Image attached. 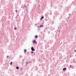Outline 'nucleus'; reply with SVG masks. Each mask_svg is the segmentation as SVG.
I'll return each instance as SVG.
<instances>
[{
	"label": "nucleus",
	"mask_w": 76,
	"mask_h": 76,
	"mask_svg": "<svg viewBox=\"0 0 76 76\" xmlns=\"http://www.w3.org/2000/svg\"><path fill=\"white\" fill-rule=\"evenodd\" d=\"M60 14V13L56 11L54 13V15H55L54 16H53L54 18H55V16L56 17H57V15H58Z\"/></svg>",
	"instance_id": "1"
},
{
	"label": "nucleus",
	"mask_w": 76,
	"mask_h": 76,
	"mask_svg": "<svg viewBox=\"0 0 76 76\" xmlns=\"http://www.w3.org/2000/svg\"><path fill=\"white\" fill-rule=\"evenodd\" d=\"M48 15H50L51 12H49V13H47L46 14H45V17H47V16H48Z\"/></svg>",
	"instance_id": "2"
},
{
	"label": "nucleus",
	"mask_w": 76,
	"mask_h": 76,
	"mask_svg": "<svg viewBox=\"0 0 76 76\" xmlns=\"http://www.w3.org/2000/svg\"><path fill=\"white\" fill-rule=\"evenodd\" d=\"M33 44H37V42L35 40H34L33 42Z\"/></svg>",
	"instance_id": "3"
},
{
	"label": "nucleus",
	"mask_w": 76,
	"mask_h": 76,
	"mask_svg": "<svg viewBox=\"0 0 76 76\" xmlns=\"http://www.w3.org/2000/svg\"><path fill=\"white\" fill-rule=\"evenodd\" d=\"M31 51H35V49H34L33 47H31Z\"/></svg>",
	"instance_id": "4"
},
{
	"label": "nucleus",
	"mask_w": 76,
	"mask_h": 76,
	"mask_svg": "<svg viewBox=\"0 0 76 76\" xmlns=\"http://www.w3.org/2000/svg\"><path fill=\"white\" fill-rule=\"evenodd\" d=\"M49 19V17H47L45 18V20L46 21H47Z\"/></svg>",
	"instance_id": "5"
},
{
	"label": "nucleus",
	"mask_w": 76,
	"mask_h": 76,
	"mask_svg": "<svg viewBox=\"0 0 76 76\" xmlns=\"http://www.w3.org/2000/svg\"><path fill=\"white\" fill-rule=\"evenodd\" d=\"M27 8V7L26 6V5H24V7H23L24 10H25Z\"/></svg>",
	"instance_id": "6"
},
{
	"label": "nucleus",
	"mask_w": 76,
	"mask_h": 76,
	"mask_svg": "<svg viewBox=\"0 0 76 76\" xmlns=\"http://www.w3.org/2000/svg\"><path fill=\"white\" fill-rule=\"evenodd\" d=\"M65 10H66L67 12H69V8H67L65 9Z\"/></svg>",
	"instance_id": "7"
},
{
	"label": "nucleus",
	"mask_w": 76,
	"mask_h": 76,
	"mask_svg": "<svg viewBox=\"0 0 76 76\" xmlns=\"http://www.w3.org/2000/svg\"><path fill=\"white\" fill-rule=\"evenodd\" d=\"M62 70H63V71H65V70H66V68H64Z\"/></svg>",
	"instance_id": "8"
},
{
	"label": "nucleus",
	"mask_w": 76,
	"mask_h": 76,
	"mask_svg": "<svg viewBox=\"0 0 76 76\" xmlns=\"http://www.w3.org/2000/svg\"><path fill=\"white\" fill-rule=\"evenodd\" d=\"M38 37V36L37 35L35 36V38H37Z\"/></svg>",
	"instance_id": "9"
},
{
	"label": "nucleus",
	"mask_w": 76,
	"mask_h": 76,
	"mask_svg": "<svg viewBox=\"0 0 76 76\" xmlns=\"http://www.w3.org/2000/svg\"><path fill=\"white\" fill-rule=\"evenodd\" d=\"M54 21H50V23H52V24H54Z\"/></svg>",
	"instance_id": "10"
},
{
	"label": "nucleus",
	"mask_w": 76,
	"mask_h": 76,
	"mask_svg": "<svg viewBox=\"0 0 76 76\" xmlns=\"http://www.w3.org/2000/svg\"><path fill=\"white\" fill-rule=\"evenodd\" d=\"M26 49H25L24 50V53L25 54V53L26 52Z\"/></svg>",
	"instance_id": "11"
},
{
	"label": "nucleus",
	"mask_w": 76,
	"mask_h": 76,
	"mask_svg": "<svg viewBox=\"0 0 76 76\" xmlns=\"http://www.w3.org/2000/svg\"><path fill=\"white\" fill-rule=\"evenodd\" d=\"M62 18V15H61L60 16V17L59 18V19H61Z\"/></svg>",
	"instance_id": "12"
},
{
	"label": "nucleus",
	"mask_w": 76,
	"mask_h": 76,
	"mask_svg": "<svg viewBox=\"0 0 76 76\" xmlns=\"http://www.w3.org/2000/svg\"><path fill=\"white\" fill-rule=\"evenodd\" d=\"M43 18H44V16H42V17L40 18V20H42V19H43Z\"/></svg>",
	"instance_id": "13"
},
{
	"label": "nucleus",
	"mask_w": 76,
	"mask_h": 76,
	"mask_svg": "<svg viewBox=\"0 0 76 76\" xmlns=\"http://www.w3.org/2000/svg\"><path fill=\"white\" fill-rule=\"evenodd\" d=\"M22 57H23V56H22V55H20L19 56V58H22Z\"/></svg>",
	"instance_id": "14"
},
{
	"label": "nucleus",
	"mask_w": 76,
	"mask_h": 76,
	"mask_svg": "<svg viewBox=\"0 0 76 76\" xmlns=\"http://www.w3.org/2000/svg\"><path fill=\"white\" fill-rule=\"evenodd\" d=\"M43 26H43V25H41L39 26V27H43Z\"/></svg>",
	"instance_id": "15"
},
{
	"label": "nucleus",
	"mask_w": 76,
	"mask_h": 76,
	"mask_svg": "<svg viewBox=\"0 0 76 76\" xmlns=\"http://www.w3.org/2000/svg\"><path fill=\"white\" fill-rule=\"evenodd\" d=\"M28 64V62H26V66H27V64Z\"/></svg>",
	"instance_id": "16"
},
{
	"label": "nucleus",
	"mask_w": 76,
	"mask_h": 76,
	"mask_svg": "<svg viewBox=\"0 0 76 76\" xmlns=\"http://www.w3.org/2000/svg\"><path fill=\"white\" fill-rule=\"evenodd\" d=\"M69 76V73L66 74V76Z\"/></svg>",
	"instance_id": "17"
},
{
	"label": "nucleus",
	"mask_w": 76,
	"mask_h": 76,
	"mask_svg": "<svg viewBox=\"0 0 76 76\" xmlns=\"http://www.w3.org/2000/svg\"><path fill=\"white\" fill-rule=\"evenodd\" d=\"M12 61H11L10 63V64L11 66H12Z\"/></svg>",
	"instance_id": "18"
},
{
	"label": "nucleus",
	"mask_w": 76,
	"mask_h": 76,
	"mask_svg": "<svg viewBox=\"0 0 76 76\" xmlns=\"http://www.w3.org/2000/svg\"><path fill=\"white\" fill-rule=\"evenodd\" d=\"M19 67L18 66H17L16 67V69H19Z\"/></svg>",
	"instance_id": "19"
},
{
	"label": "nucleus",
	"mask_w": 76,
	"mask_h": 76,
	"mask_svg": "<svg viewBox=\"0 0 76 76\" xmlns=\"http://www.w3.org/2000/svg\"><path fill=\"white\" fill-rule=\"evenodd\" d=\"M14 29H15V30H16V29H17V28H16V27H15Z\"/></svg>",
	"instance_id": "20"
},
{
	"label": "nucleus",
	"mask_w": 76,
	"mask_h": 76,
	"mask_svg": "<svg viewBox=\"0 0 76 76\" xmlns=\"http://www.w3.org/2000/svg\"><path fill=\"white\" fill-rule=\"evenodd\" d=\"M72 15H74V12H72Z\"/></svg>",
	"instance_id": "21"
},
{
	"label": "nucleus",
	"mask_w": 76,
	"mask_h": 76,
	"mask_svg": "<svg viewBox=\"0 0 76 76\" xmlns=\"http://www.w3.org/2000/svg\"><path fill=\"white\" fill-rule=\"evenodd\" d=\"M31 54H33V53H34L33 51H31Z\"/></svg>",
	"instance_id": "22"
},
{
	"label": "nucleus",
	"mask_w": 76,
	"mask_h": 76,
	"mask_svg": "<svg viewBox=\"0 0 76 76\" xmlns=\"http://www.w3.org/2000/svg\"><path fill=\"white\" fill-rule=\"evenodd\" d=\"M15 12H16V13H18V10H16L15 11Z\"/></svg>",
	"instance_id": "23"
},
{
	"label": "nucleus",
	"mask_w": 76,
	"mask_h": 76,
	"mask_svg": "<svg viewBox=\"0 0 76 76\" xmlns=\"http://www.w3.org/2000/svg\"><path fill=\"white\" fill-rule=\"evenodd\" d=\"M20 70H23V69L22 68H21L20 69Z\"/></svg>",
	"instance_id": "24"
},
{
	"label": "nucleus",
	"mask_w": 76,
	"mask_h": 76,
	"mask_svg": "<svg viewBox=\"0 0 76 76\" xmlns=\"http://www.w3.org/2000/svg\"><path fill=\"white\" fill-rule=\"evenodd\" d=\"M72 68V65H70L69 68Z\"/></svg>",
	"instance_id": "25"
},
{
	"label": "nucleus",
	"mask_w": 76,
	"mask_h": 76,
	"mask_svg": "<svg viewBox=\"0 0 76 76\" xmlns=\"http://www.w3.org/2000/svg\"><path fill=\"white\" fill-rule=\"evenodd\" d=\"M7 57H9V56H7Z\"/></svg>",
	"instance_id": "26"
},
{
	"label": "nucleus",
	"mask_w": 76,
	"mask_h": 76,
	"mask_svg": "<svg viewBox=\"0 0 76 76\" xmlns=\"http://www.w3.org/2000/svg\"><path fill=\"white\" fill-rule=\"evenodd\" d=\"M74 51H75V52H76V50H74Z\"/></svg>",
	"instance_id": "27"
},
{
	"label": "nucleus",
	"mask_w": 76,
	"mask_h": 76,
	"mask_svg": "<svg viewBox=\"0 0 76 76\" xmlns=\"http://www.w3.org/2000/svg\"><path fill=\"white\" fill-rule=\"evenodd\" d=\"M69 16H70L71 15H70V14H69Z\"/></svg>",
	"instance_id": "28"
},
{
	"label": "nucleus",
	"mask_w": 76,
	"mask_h": 76,
	"mask_svg": "<svg viewBox=\"0 0 76 76\" xmlns=\"http://www.w3.org/2000/svg\"><path fill=\"white\" fill-rule=\"evenodd\" d=\"M74 76H76V75L75 74H74Z\"/></svg>",
	"instance_id": "29"
},
{
	"label": "nucleus",
	"mask_w": 76,
	"mask_h": 76,
	"mask_svg": "<svg viewBox=\"0 0 76 76\" xmlns=\"http://www.w3.org/2000/svg\"><path fill=\"white\" fill-rule=\"evenodd\" d=\"M67 0H66V2H67Z\"/></svg>",
	"instance_id": "30"
},
{
	"label": "nucleus",
	"mask_w": 76,
	"mask_h": 76,
	"mask_svg": "<svg viewBox=\"0 0 76 76\" xmlns=\"http://www.w3.org/2000/svg\"><path fill=\"white\" fill-rule=\"evenodd\" d=\"M21 75H23V73H21Z\"/></svg>",
	"instance_id": "31"
},
{
	"label": "nucleus",
	"mask_w": 76,
	"mask_h": 76,
	"mask_svg": "<svg viewBox=\"0 0 76 76\" xmlns=\"http://www.w3.org/2000/svg\"><path fill=\"white\" fill-rule=\"evenodd\" d=\"M59 32H60V30H59Z\"/></svg>",
	"instance_id": "32"
},
{
	"label": "nucleus",
	"mask_w": 76,
	"mask_h": 76,
	"mask_svg": "<svg viewBox=\"0 0 76 76\" xmlns=\"http://www.w3.org/2000/svg\"><path fill=\"white\" fill-rule=\"evenodd\" d=\"M18 16H19V15H18Z\"/></svg>",
	"instance_id": "33"
},
{
	"label": "nucleus",
	"mask_w": 76,
	"mask_h": 76,
	"mask_svg": "<svg viewBox=\"0 0 76 76\" xmlns=\"http://www.w3.org/2000/svg\"><path fill=\"white\" fill-rule=\"evenodd\" d=\"M35 25H37V24H35Z\"/></svg>",
	"instance_id": "34"
},
{
	"label": "nucleus",
	"mask_w": 76,
	"mask_h": 76,
	"mask_svg": "<svg viewBox=\"0 0 76 76\" xmlns=\"http://www.w3.org/2000/svg\"><path fill=\"white\" fill-rule=\"evenodd\" d=\"M31 61H30V63H31Z\"/></svg>",
	"instance_id": "35"
},
{
	"label": "nucleus",
	"mask_w": 76,
	"mask_h": 76,
	"mask_svg": "<svg viewBox=\"0 0 76 76\" xmlns=\"http://www.w3.org/2000/svg\"><path fill=\"white\" fill-rule=\"evenodd\" d=\"M36 67H37V66H36Z\"/></svg>",
	"instance_id": "36"
},
{
	"label": "nucleus",
	"mask_w": 76,
	"mask_h": 76,
	"mask_svg": "<svg viewBox=\"0 0 76 76\" xmlns=\"http://www.w3.org/2000/svg\"><path fill=\"white\" fill-rule=\"evenodd\" d=\"M68 18H69V17H68Z\"/></svg>",
	"instance_id": "37"
},
{
	"label": "nucleus",
	"mask_w": 76,
	"mask_h": 76,
	"mask_svg": "<svg viewBox=\"0 0 76 76\" xmlns=\"http://www.w3.org/2000/svg\"><path fill=\"white\" fill-rule=\"evenodd\" d=\"M69 8H70V7H69Z\"/></svg>",
	"instance_id": "38"
},
{
	"label": "nucleus",
	"mask_w": 76,
	"mask_h": 76,
	"mask_svg": "<svg viewBox=\"0 0 76 76\" xmlns=\"http://www.w3.org/2000/svg\"><path fill=\"white\" fill-rule=\"evenodd\" d=\"M59 6H60V5H59Z\"/></svg>",
	"instance_id": "39"
}]
</instances>
